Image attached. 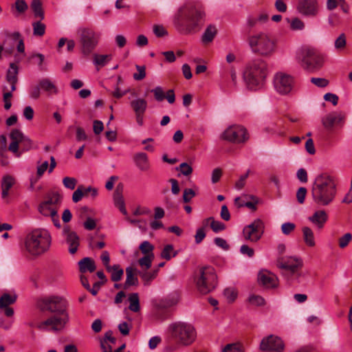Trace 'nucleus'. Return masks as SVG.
<instances>
[{
	"mask_svg": "<svg viewBox=\"0 0 352 352\" xmlns=\"http://www.w3.org/2000/svg\"><path fill=\"white\" fill-rule=\"evenodd\" d=\"M177 170H179L184 175L186 176L190 175L192 172V167L186 162L182 163L177 168Z\"/></svg>",
	"mask_w": 352,
	"mask_h": 352,
	"instance_id": "59",
	"label": "nucleus"
},
{
	"mask_svg": "<svg viewBox=\"0 0 352 352\" xmlns=\"http://www.w3.org/2000/svg\"><path fill=\"white\" fill-rule=\"evenodd\" d=\"M346 45V40L344 34H341L335 41L334 47L337 50H343Z\"/></svg>",
	"mask_w": 352,
	"mask_h": 352,
	"instance_id": "43",
	"label": "nucleus"
},
{
	"mask_svg": "<svg viewBox=\"0 0 352 352\" xmlns=\"http://www.w3.org/2000/svg\"><path fill=\"white\" fill-rule=\"evenodd\" d=\"M135 67L137 69L138 73L133 74V78L136 80H141L144 79L146 76L145 67L137 65Z\"/></svg>",
	"mask_w": 352,
	"mask_h": 352,
	"instance_id": "50",
	"label": "nucleus"
},
{
	"mask_svg": "<svg viewBox=\"0 0 352 352\" xmlns=\"http://www.w3.org/2000/svg\"><path fill=\"white\" fill-rule=\"evenodd\" d=\"M346 119V113L342 111H332L322 118V124L327 129H331L335 125L342 126Z\"/></svg>",
	"mask_w": 352,
	"mask_h": 352,
	"instance_id": "19",
	"label": "nucleus"
},
{
	"mask_svg": "<svg viewBox=\"0 0 352 352\" xmlns=\"http://www.w3.org/2000/svg\"><path fill=\"white\" fill-rule=\"evenodd\" d=\"M33 34L34 36H42L45 32V25L39 21H36L32 23Z\"/></svg>",
	"mask_w": 352,
	"mask_h": 352,
	"instance_id": "42",
	"label": "nucleus"
},
{
	"mask_svg": "<svg viewBox=\"0 0 352 352\" xmlns=\"http://www.w3.org/2000/svg\"><path fill=\"white\" fill-rule=\"evenodd\" d=\"M63 183L65 188L74 190L76 186L77 181L74 177H65L63 179Z\"/></svg>",
	"mask_w": 352,
	"mask_h": 352,
	"instance_id": "52",
	"label": "nucleus"
},
{
	"mask_svg": "<svg viewBox=\"0 0 352 352\" xmlns=\"http://www.w3.org/2000/svg\"><path fill=\"white\" fill-rule=\"evenodd\" d=\"M10 136L12 140V142L10 144L8 149L11 152L16 153L17 156H19V154H18V150L19 144L21 143V142L28 143V147L27 149H30L31 148L32 141L28 138L25 137L19 129H13Z\"/></svg>",
	"mask_w": 352,
	"mask_h": 352,
	"instance_id": "20",
	"label": "nucleus"
},
{
	"mask_svg": "<svg viewBox=\"0 0 352 352\" xmlns=\"http://www.w3.org/2000/svg\"><path fill=\"white\" fill-rule=\"evenodd\" d=\"M168 330L172 338L181 346H190L197 338V331L189 322L182 321L173 322L169 325Z\"/></svg>",
	"mask_w": 352,
	"mask_h": 352,
	"instance_id": "6",
	"label": "nucleus"
},
{
	"mask_svg": "<svg viewBox=\"0 0 352 352\" xmlns=\"http://www.w3.org/2000/svg\"><path fill=\"white\" fill-rule=\"evenodd\" d=\"M112 59L111 54H95L93 57V63L96 67H104Z\"/></svg>",
	"mask_w": 352,
	"mask_h": 352,
	"instance_id": "34",
	"label": "nucleus"
},
{
	"mask_svg": "<svg viewBox=\"0 0 352 352\" xmlns=\"http://www.w3.org/2000/svg\"><path fill=\"white\" fill-rule=\"evenodd\" d=\"M296 228V225L294 223L287 222L281 226V231L285 235H289Z\"/></svg>",
	"mask_w": 352,
	"mask_h": 352,
	"instance_id": "51",
	"label": "nucleus"
},
{
	"mask_svg": "<svg viewBox=\"0 0 352 352\" xmlns=\"http://www.w3.org/2000/svg\"><path fill=\"white\" fill-rule=\"evenodd\" d=\"M248 42L252 52L262 56H271L276 50L275 41L263 32L250 36Z\"/></svg>",
	"mask_w": 352,
	"mask_h": 352,
	"instance_id": "7",
	"label": "nucleus"
},
{
	"mask_svg": "<svg viewBox=\"0 0 352 352\" xmlns=\"http://www.w3.org/2000/svg\"><path fill=\"white\" fill-rule=\"evenodd\" d=\"M16 183L15 178L10 175H5L1 182V197L6 199L10 194V190Z\"/></svg>",
	"mask_w": 352,
	"mask_h": 352,
	"instance_id": "25",
	"label": "nucleus"
},
{
	"mask_svg": "<svg viewBox=\"0 0 352 352\" xmlns=\"http://www.w3.org/2000/svg\"><path fill=\"white\" fill-rule=\"evenodd\" d=\"M177 251L174 250L173 245L171 244L166 245L161 252V257L167 261L170 260L177 254Z\"/></svg>",
	"mask_w": 352,
	"mask_h": 352,
	"instance_id": "37",
	"label": "nucleus"
},
{
	"mask_svg": "<svg viewBox=\"0 0 352 352\" xmlns=\"http://www.w3.org/2000/svg\"><path fill=\"white\" fill-rule=\"evenodd\" d=\"M105 243L104 241L96 242L94 239V237L91 236L89 237V245L91 249H98L101 250L105 246Z\"/></svg>",
	"mask_w": 352,
	"mask_h": 352,
	"instance_id": "53",
	"label": "nucleus"
},
{
	"mask_svg": "<svg viewBox=\"0 0 352 352\" xmlns=\"http://www.w3.org/2000/svg\"><path fill=\"white\" fill-rule=\"evenodd\" d=\"M205 221L206 223L210 222V228L216 233L226 229V225L223 223L214 220L213 217H209Z\"/></svg>",
	"mask_w": 352,
	"mask_h": 352,
	"instance_id": "40",
	"label": "nucleus"
},
{
	"mask_svg": "<svg viewBox=\"0 0 352 352\" xmlns=\"http://www.w3.org/2000/svg\"><path fill=\"white\" fill-rule=\"evenodd\" d=\"M3 100L4 102V108L6 110L10 109L12 106L11 98L12 97V91H11V87L8 89L7 87L4 86L3 88Z\"/></svg>",
	"mask_w": 352,
	"mask_h": 352,
	"instance_id": "41",
	"label": "nucleus"
},
{
	"mask_svg": "<svg viewBox=\"0 0 352 352\" xmlns=\"http://www.w3.org/2000/svg\"><path fill=\"white\" fill-rule=\"evenodd\" d=\"M84 195H85V194L83 187L82 186H78L72 195V200L74 203H77L82 199Z\"/></svg>",
	"mask_w": 352,
	"mask_h": 352,
	"instance_id": "54",
	"label": "nucleus"
},
{
	"mask_svg": "<svg viewBox=\"0 0 352 352\" xmlns=\"http://www.w3.org/2000/svg\"><path fill=\"white\" fill-rule=\"evenodd\" d=\"M302 232L305 243L309 248L314 247L316 241L313 230L308 226H304L302 228Z\"/></svg>",
	"mask_w": 352,
	"mask_h": 352,
	"instance_id": "30",
	"label": "nucleus"
},
{
	"mask_svg": "<svg viewBox=\"0 0 352 352\" xmlns=\"http://www.w3.org/2000/svg\"><path fill=\"white\" fill-rule=\"evenodd\" d=\"M157 270H155L152 272H146L141 274V277L143 279L144 281L146 283H149L151 280H153L154 278H155L157 274Z\"/></svg>",
	"mask_w": 352,
	"mask_h": 352,
	"instance_id": "57",
	"label": "nucleus"
},
{
	"mask_svg": "<svg viewBox=\"0 0 352 352\" xmlns=\"http://www.w3.org/2000/svg\"><path fill=\"white\" fill-rule=\"evenodd\" d=\"M188 12H184L185 8H182L175 19V25L177 30L182 34H188L199 30L204 13L195 7H190Z\"/></svg>",
	"mask_w": 352,
	"mask_h": 352,
	"instance_id": "5",
	"label": "nucleus"
},
{
	"mask_svg": "<svg viewBox=\"0 0 352 352\" xmlns=\"http://www.w3.org/2000/svg\"><path fill=\"white\" fill-rule=\"evenodd\" d=\"M195 192L191 188H186L183 193V201L185 203H188L195 196Z\"/></svg>",
	"mask_w": 352,
	"mask_h": 352,
	"instance_id": "60",
	"label": "nucleus"
},
{
	"mask_svg": "<svg viewBox=\"0 0 352 352\" xmlns=\"http://www.w3.org/2000/svg\"><path fill=\"white\" fill-rule=\"evenodd\" d=\"M129 309L133 311V312H138L140 311V299L138 293H132L129 296Z\"/></svg>",
	"mask_w": 352,
	"mask_h": 352,
	"instance_id": "35",
	"label": "nucleus"
},
{
	"mask_svg": "<svg viewBox=\"0 0 352 352\" xmlns=\"http://www.w3.org/2000/svg\"><path fill=\"white\" fill-rule=\"evenodd\" d=\"M41 90L47 96H52L58 93V89L55 83L48 78H43L39 80Z\"/></svg>",
	"mask_w": 352,
	"mask_h": 352,
	"instance_id": "26",
	"label": "nucleus"
},
{
	"mask_svg": "<svg viewBox=\"0 0 352 352\" xmlns=\"http://www.w3.org/2000/svg\"><path fill=\"white\" fill-rule=\"evenodd\" d=\"M214 242L216 245L222 248L224 250H228L230 248L229 245L224 239L217 237L214 239Z\"/></svg>",
	"mask_w": 352,
	"mask_h": 352,
	"instance_id": "64",
	"label": "nucleus"
},
{
	"mask_svg": "<svg viewBox=\"0 0 352 352\" xmlns=\"http://www.w3.org/2000/svg\"><path fill=\"white\" fill-rule=\"evenodd\" d=\"M113 201H114L115 206L119 208L120 211L123 214L125 215L127 214L126 210L125 208L124 201L123 199L122 192H121V190H120L118 189V188H117L114 192Z\"/></svg>",
	"mask_w": 352,
	"mask_h": 352,
	"instance_id": "33",
	"label": "nucleus"
},
{
	"mask_svg": "<svg viewBox=\"0 0 352 352\" xmlns=\"http://www.w3.org/2000/svg\"><path fill=\"white\" fill-rule=\"evenodd\" d=\"M278 268L284 270L283 273L294 274L302 265L301 259L298 257H280L276 261Z\"/></svg>",
	"mask_w": 352,
	"mask_h": 352,
	"instance_id": "15",
	"label": "nucleus"
},
{
	"mask_svg": "<svg viewBox=\"0 0 352 352\" xmlns=\"http://www.w3.org/2000/svg\"><path fill=\"white\" fill-rule=\"evenodd\" d=\"M336 192V184L332 177L326 173L316 177L311 190L315 204L322 206L329 205L334 200Z\"/></svg>",
	"mask_w": 352,
	"mask_h": 352,
	"instance_id": "2",
	"label": "nucleus"
},
{
	"mask_svg": "<svg viewBox=\"0 0 352 352\" xmlns=\"http://www.w3.org/2000/svg\"><path fill=\"white\" fill-rule=\"evenodd\" d=\"M16 294H3L0 297V309H5V314L8 317H11L14 314V310L9 306L14 304L16 300Z\"/></svg>",
	"mask_w": 352,
	"mask_h": 352,
	"instance_id": "22",
	"label": "nucleus"
},
{
	"mask_svg": "<svg viewBox=\"0 0 352 352\" xmlns=\"http://www.w3.org/2000/svg\"><path fill=\"white\" fill-rule=\"evenodd\" d=\"M62 236L68 246L69 252L71 254H75L80 245V238L77 233L72 230L68 226H65L62 230Z\"/></svg>",
	"mask_w": 352,
	"mask_h": 352,
	"instance_id": "16",
	"label": "nucleus"
},
{
	"mask_svg": "<svg viewBox=\"0 0 352 352\" xmlns=\"http://www.w3.org/2000/svg\"><path fill=\"white\" fill-rule=\"evenodd\" d=\"M62 197L58 192L49 194L45 199L38 206L39 212L45 217H51L54 225L60 227L58 216L57 214L58 208L61 203Z\"/></svg>",
	"mask_w": 352,
	"mask_h": 352,
	"instance_id": "9",
	"label": "nucleus"
},
{
	"mask_svg": "<svg viewBox=\"0 0 352 352\" xmlns=\"http://www.w3.org/2000/svg\"><path fill=\"white\" fill-rule=\"evenodd\" d=\"M81 52L84 55L90 54L97 47L100 34L94 30L87 28H82L78 30Z\"/></svg>",
	"mask_w": 352,
	"mask_h": 352,
	"instance_id": "10",
	"label": "nucleus"
},
{
	"mask_svg": "<svg viewBox=\"0 0 352 352\" xmlns=\"http://www.w3.org/2000/svg\"><path fill=\"white\" fill-rule=\"evenodd\" d=\"M290 28L292 30H302L305 28L304 22L296 17L291 20Z\"/></svg>",
	"mask_w": 352,
	"mask_h": 352,
	"instance_id": "45",
	"label": "nucleus"
},
{
	"mask_svg": "<svg viewBox=\"0 0 352 352\" xmlns=\"http://www.w3.org/2000/svg\"><path fill=\"white\" fill-rule=\"evenodd\" d=\"M352 239L351 233H346L339 239V246L340 248H346Z\"/></svg>",
	"mask_w": 352,
	"mask_h": 352,
	"instance_id": "56",
	"label": "nucleus"
},
{
	"mask_svg": "<svg viewBox=\"0 0 352 352\" xmlns=\"http://www.w3.org/2000/svg\"><path fill=\"white\" fill-rule=\"evenodd\" d=\"M195 280L197 288L201 294H208L217 285L215 270L212 266L200 267L195 272Z\"/></svg>",
	"mask_w": 352,
	"mask_h": 352,
	"instance_id": "8",
	"label": "nucleus"
},
{
	"mask_svg": "<svg viewBox=\"0 0 352 352\" xmlns=\"http://www.w3.org/2000/svg\"><path fill=\"white\" fill-rule=\"evenodd\" d=\"M107 271L111 273V278L114 282L120 280L124 274L123 270L119 265L111 266L110 270Z\"/></svg>",
	"mask_w": 352,
	"mask_h": 352,
	"instance_id": "38",
	"label": "nucleus"
},
{
	"mask_svg": "<svg viewBox=\"0 0 352 352\" xmlns=\"http://www.w3.org/2000/svg\"><path fill=\"white\" fill-rule=\"evenodd\" d=\"M153 258V254L151 253L139 259L138 263L140 266L145 267V268L147 270L151 266Z\"/></svg>",
	"mask_w": 352,
	"mask_h": 352,
	"instance_id": "46",
	"label": "nucleus"
},
{
	"mask_svg": "<svg viewBox=\"0 0 352 352\" xmlns=\"http://www.w3.org/2000/svg\"><path fill=\"white\" fill-rule=\"evenodd\" d=\"M264 232V223L260 219H255L250 225L243 228V234L245 239L252 242L258 241Z\"/></svg>",
	"mask_w": 352,
	"mask_h": 352,
	"instance_id": "14",
	"label": "nucleus"
},
{
	"mask_svg": "<svg viewBox=\"0 0 352 352\" xmlns=\"http://www.w3.org/2000/svg\"><path fill=\"white\" fill-rule=\"evenodd\" d=\"M258 281L266 288H274L278 285L276 276L267 270H262L258 274Z\"/></svg>",
	"mask_w": 352,
	"mask_h": 352,
	"instance_id": "21",
	"label": "nucleus"
},
{
	"mask_svg": "<svg viewBox=\"0 0 352 352\" xmlns=\"http://www.w3.org/2000/svg\"><path fill=\"white\" fill-rule=\"evenodd\" d=\"M41 87L40 85V82L38 81V84L36 85H33L31 87L30 89V96L33 99H38L41 96Z\"/></svg>",
	"mask_w": 352,
	"mask_h": 352,
	"instance_id": "48",
	"label": "nucleus"
},
{
	"mask_svg": "<svg viewBox=\"0 0 352 352\" xmlns=\"http://www.w3.org/2000/svg\"><path fill=\"white\" fill-rule=\"evenodd\" d=\"M311 82L318 87H325L328 85V80L322 78H311Z\"/></svg>",
	"mask_w": 352,
	"mask_h": 352,
	"instance_id": "62",
	"label": "nucleus"
},
{
	"mask_svg": "<svg viewBox=\"0 0 352 352\" xmlns=\"http://www.w3.org/2000/svg\"><path fill=\"white\" fill-rule=\"evenodd\" d=\"M223 295L229 302H233L237 296V292L234 288L229 287L224 290Z\"/></svg>",
	"mask_w": 352,
	"mask_h": 352,
	"instance_id": "49",
	"label": "nucleus"
},
{
	"mask_svg": "<svg viewBox=\"0 0 352 352\" xmlns=\"http://www.w3.org/2000/svg\"><path fill=\"white\" fill-rule=\"evenodd\" d=\"M268 74L267 62L261 58H256L246 64L243 78L249 89L256 90L264 85Z\"/></svg>",
	"mask_w": 352,
	"mask_h": 352,
	"instance_id": "3",
	"label": "nucleus"
},
{
	"mask_svg": "<svg viewBox=\"0 0 352 352\" xmlns=\"http://www.w3.org/2000/svg\"><path fill=\"white\" fill-rule=\"evenodd\" d=\"M308 220L318 229H322L328 220V214L324 210H316L308 217Z\"/></svg>",
	"mask_w": 352,
	"mask_h": 352,
	"instance_id": "24",
	"label": "nucleus"
},
{
	"mask_svg": "<svg viewBox=\"0 0 352 352\" xmlns=\"http://www.w3.org/2000/svg\"><path fill=\"white\" fill-rule=\"evenodd\" d=\"M15 8L19 13H23L28 10V4L24 0H16Z\"/></svg>",
	"mask_w": 352,
	"mask_h": 352,
	"instance_id": "61",
	"label": "nucleus"
},
{
	"mask_svg": "<svg viewBox=\"0 0 352 352\" xmlns=\"http://www.w3.org/2000/svg\"><path fill=\"white\" fill-rule=\"evenodd\" d=\"M153 248V246L147 241H143L140 245L141 252L147 255L152 253Z\"/></svg>",
	"mask_w": 352,
	"mask_h": 352,
	"instance_id": "55",
	"label": "nucleus"
},
{
	"mask_svg": "<svg viewBox=\"0 0 352 352\" xmlns=\"http://www.w3.org/2000/svg\"><path fill=\"white\" fill-rule=\"evenodd\" d=\"M307 195V189L305 187H300L296 192V198L299 204L305 202V197Z\"/></svg>",
	"mask_w": 352,
	"mask_h": 352,
	"instance_id": "63",
	"label": "nucleus"
},
{
	"mask_svg": "<svg viewBox=\"0 0 352 352\" xmlns=\"http://www.w3.org/2000/svg\"><path fill=\"white\" fill-rule=\"evenodd\" d=\"M17 74L18 67L14 63H11L6 75V80L10 85L11 91L16 90V84L18 81Z\"/></svg>",
	"mask_w": 352,
	"mask_h": 352,
	"instance_id": "28",
	"label": "nucleus"
},
{
	"mask_svg": "<svg viewBox=\"0 0 352 352\" xmlns=\"http://www.w3.org/2000/svg\"><path fill=\"white\" fill-rule=\"evenodd\" d=\"M323 57L316 49L306 47L302 50L301 54V65L309 71L320 69L323 65Z\"/></svg>",
	"mask_w": 352,
	"mask_h": 352,
	"instance_id": "11",
	"label": "nucleus"
},
{
	"mask_svg": "<svg viewBox=\"0 0 352 352\" xmlns=\"http://www.w3.org/2000/svg\"><path fill=\"white\" fill-rule=\"evenodd\" d=\"M31 8L34 12L35 17L40 18L41 20L44 19V12L40 0H32Z\"/></svg>",
	"mask_w": 352,
	"mask_h": 352,
	"instance_id": "39",
	"label": "nucleus"
},
{
	"mask_svg": "<svg viewBox=\"0 0 352 352\" xmlns=\"http://www.w3.org/2000/svg\"><path fill=\"white\" fill-rule=\"evenodd\" d=\"M52 244L50 232L43 228L30 231L25 238V248L32 256H38L47 252Z\"/></svg>",
	"mask_w": 352,
	"mask_h": 352,
	"instance_id": "4",
	"label": "nucleus"
},
{
	"mask_svg": "<svg viewBox=\"0 0 352 352\" xmlns=\"http://www.w3.org/2000/svg\"><path fill=\"white\" fill-rule=\"evenodd\" d=\"M126 280L124 283V289H127L130 286L137 285L138 284V279L135 276V270L131 267H128L126 269Z\"/></svg>",
	"mask_w": 352,
	"mask_h": 352,
	"instance_id": "32",
	"label": "nucleus"
},
{
	"mask_svg": "<svg viewBox=\"0 0 352 352\" xmlns=\"http://www.w3.org/2000/svg\"><path fill=\"white\" fill-rule=\"evenodd\" d=\"M79 270L80 272H93L96 270V267L95 262L89 257H85L78 262Z\"/></svg>",
	"mask_w": 352,
	"mask_h": 352,
	"instance_id": "29",
	"label": "nucleus"
},
{
	"mask_svg": "<svg viewBox=\"0 0 352 352\" xmlns=\"http://www.w3.org/2000/svg\"><path fill=\"white\" fill-rule=\"evenodd\" d=\"M223 352H243V347L238 343L228 344L223 349Z\"/></svg>",
	"mask_w": 352,
	"mask_h": 352,
	"instance_id": "47",
	"label": "nucleus"
},
{
	"mask_svg": "<svg viewBox=\"0 0 352 352\" xmlns=\"http://www.w3.org/2000/svg\"><path fill=\"white\" fill-rule=\"evenodd\" d=\"M216 33L217 30L214 26H208L202 36V42L205 44L212 42L216 35Z\"/></svg>",
	"mask_w": 352,
	"mask_h": 352,
	"instance_id": "36",
	"label": "nucleus"
},
{
	"mask_svg": "<svg viewBox=\"0 0 352 352\" xmlns=\"http://www.w3.org/2000/svg\"><path fill=\"white\" fill-rule=\"evenodd\" d=\"M284 344L278 337L272 335L264 338L260 344V349L270 352H283Z\"/></svg>",
	"mask_w": 352,
	"mask_h": 352,
	"instance_id": "18",
	"label": "nucleus"
},
{
	"mask_svg": "<svg viewBox=\"0 0 352 352\" xmlns=\"http://www.w3.org/2000/svg\"><path fill=\"white\" fill-rule=\"evenodd\" d=\"M249 302L254 306H263L265 304V299L258 295H250L248 298Z\"/></svg>",
	"mask_w": 352,
	"mask_h": 352,
	"instance_id": "44",
	"label": "nucleus"
},
{
	"mask_svg": "<svg viewBox=\"0 0 352 352\" xmlns=\"http://www.w3.org/2000/svg\"><path fill=\"white\" fill-rule=\"evenodd\" d=\"M136 166L141 171H148L150 169V163L148 155L143 152L137 153L133 157Z\"/></svg>",
	"mask_w": 352,
	"mask_h": 352,
	"instance_id": "27",
	"label": "nucleus"
},
{
	"mask_svg": "<svg viewBox=\"0 0 352 352\" xmlns=\"http://www.w3.org/2000/svg\"><path fill=\"white\" fill-rule=\"evenodd\" d=\"M38 307L43 311L51 314L46 320L38 324L37 327L43 331H59L63 330L69 321V302L60 296H50L38 300Z\"/></svg>",
	"mask_w": 352,
	"mask_h": 352,
	"instance_id": "1",
	"label": "nucleus"
},
{
	"mask_svg": "<svg viewBox=\"0 0 352 352\" xmlns=\"http://www.w3.org/2000/svg\"><path fill=\"white\" fill-rule=\"evenodd\" d=\"M297 10L299 13L307 17H316L319 12L317 0H300Z\"/></svg>",
	"mask_w": 352,
	"mask_h": 352,
	"instance_id": "17",
	"label": "nucleus"
},
{
	"mask_svg": "<svg viewBox=\"0 0 352 352\" xmlns=\"http://www.w3.org/2000/svg\"><path fill=\"white\" fill-rule=\"evenodd\" d=\"M295 85L294 78L285 72H276L273 78V85L276 91L283 96L292 92Z\"/></svg>",
	"mask_w": 352,
	"mask_h": 352,
	"instance_id": "12",
	"label": "nucleus"
},
{
	"mask_svg": "<svg viewBox=\"0 0 352 352\" xmlns=\"http://www.w3.org/2000/svg\"><path fill=\"white\" fill-rule=\"evenodd\" d=\"M151 92L153 94L154 98L157 102H162L166 98L170 104H173L175 100V95L173 89H169L165 94L162 87L157 86L151 89Z\"/></svg>",
	"mask_w": 352,
	"mask_h": 352,
	"instance_id": "23",
	"label": "nucleus"
},
{
	"mask_svg": "<svg viewBox=\"0 0 352 352\" xmlns=\"http://www.w3.org/2000/svg\"><path fill=\"white\" fill-rule=\"evenodd\" d=\"M221 138L234 143H241L248 140L246 129L242 126H231L226 129L221 135Z\"/></svg>",
	"mask_w": 352,
	"mask_h": 352,
	"instance_id": "13",
	"label": "nucleus"
},
{
	"mask_svg": "<svg viewBox=\"0 0 352 352\" xmlns=\"http://www.w3.org/2000/svg\"><path fill=\"white\" fill-rule=\"evenodd\" d=\"M130 104L135 113H144L147 109L146 100L141 98L133 100Z\"/></svg>",
	"mask_w": 352,
	"mask_h": 352,
	"instance_id": "31",
	"label": "nucleus"
},
{
	"mask_svg": "<svg viewBox=\"0 0 352 352\" xmlns=\"http://www.w3.org/2000/svg\"><path fill=\"white\" fill-rule=\"evenodd\" d=\"M153 33L157 37H163L168 34V32L165 28L161 25H153Z\"/></svg>",
	"mask_w": 352,
	"mask_h": 352,
	"instance_id": "58",
	"label": "nucleus"
}]
</instances>
